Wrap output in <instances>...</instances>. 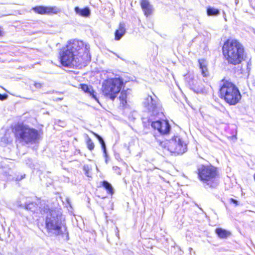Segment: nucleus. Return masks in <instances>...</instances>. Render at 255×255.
I'll use <instances>...</instances> for the list:
<instances>
[{
  "label": "nucleus",
  "instance_id": "3",
  "mask_svg": "<svg viewBox=\"0 0 255 255\" xmlns=\"http://www.w3.org/2000/svg\"><path fill=\"white\" fill-rule=\"evenodd\" d=\"M10 128L16 140L29 144L35 143L39 139L40 135L38 130L22 123H17Z\"/></svg>",
  "mask_w": 255,
  "mask_h": 255
},
{
  "label": "nucleus",
  "instance_id": "23",
  "mask_svg": "<svg viewBox=\"0 0 255 255\" xmlns=\"http://www.w3.org/2000/svg\"><path fill=\"white\" fill-rule=\"evenodd\" d=\"M83 170L85 171V174L88 177H90V175L89 174V171H90V168L88 165H84L83 166Z\"/></svg>",
  "mask_w": 255,
  "mask_h": 255
},
{
  "label": "nucleus",
  "instance_id": "26",
  "mask_svg": "<svg viewBox=\"0 0 255 255\" xmlns=\"http://www.w3.org/2000/svg\"><path fill=\"white\" fill-rule=\"evenodd\" d=\"M230 201L231 202L234 203L236 206L238 205V202L236 199H234L233 198H231L230 199Z\"/></svg>",
  "mask_w": 255,
  "mask_h": 255
},
{
  "label": "nucleus",
  "instance_id": "8",
  "mask_svg": "<svg viewBox=\"0 0 255 255\" xmlns=\"http://www.w3.org/2000/svg\"><path fill=\"white\" fill-rule=\"evenodd\" d=\"M48 215L45 219V227L47 232L56 233L59 235L61 232L62 229V213L58 209H48Z\"/></svg>",
  "mask_w": 255,
  "mask_h": 255
},
{
  "label": "nucleus",
  "instance_id": "25",
  "mask_svg": "<svg viewBox=\"0 0 255 255\" xmlns=\"http://www.w3.org/2000/svg\"><path fill=\"white\" fill-rule=\"evenodd\" d=\"M8 97V96L7 94H4L3 95H1L0 94V101H3L4 100H6Z\"/></svg>",
  "mask_w": 255,
  "mask_h": 255
},
{
  "label": "nucleus",
  "instance_id": "1",
  "mask_svg": "<svg viewBox=\"0 0 255 255\" xmlns=\"http://www.w3.org/2000/svg\"><path fill=\"white\" fill-rule=\"evenodd\" d=\"M222 52L224 59L230 65L242 64L247 58L244 45L235 38H229L226 39L223 44Z\"/></svg>",
  "mask_w": 255,
  "mask_h": 255
},
{
  "label": "nucleus",
  "instance_id": "11",
  "mask_svg": "<svg viewBox=\"0 0 255 255\" xmlns=\"http://www.w3.org/2000/svg\"><path fill=\"white\" fill-rule=\"evenodd\" d=\"M35 13L40 15L56 14L60 12L61 10L56 6L36 5L31 9Z\"/></svg>",
  "mask_w": 255,
  "mask_h": 255
},
{
  "label": "nucleus",
  "instance_id": "2",
  "mask_svg": "<svg viewBox=\"0 0 255 255\" xmlns=\"http://www.w3.org/2000/svg\"><path fill=\"white\" fill-rule=\"evenodd\" d=\"M218 96L229 106L237 105L240 102L242 99V95L237 85L225 78L221 80Z\"/></svg>",
  "mask_w": 255,
  "mask_h": 255
},
{
  "label": "nucleus",
  "instance_id": "16",
  "mask_svg": "<svg viewBox=\"0 0 255 255\" xmlns=\"http://www.w3.org/2000/svg\"><path fill=\"white\" fill-rule=\"evenodd\" d=\"M119 99L120 101V106L123 108H125L127 105L128 93L126 90L120 91Z\"/></svg>",
  "mask_w": 255,
  "mask_h": 255
},
{
  "label": "nucleus",
  "instance_id": "18",
  "mask_svg": "<svg viewBox=\"0 0 255 255\" xmlns=\"http://www.w3.org/2000/svg\"><path fill=\"white\" fill-rule=\"evenodd\" d=\"M74 9L76 13L81 16L88 17L90 14V9L88 7H84L82 9H80L78 6H76L74 8Z\"/></svg>",
  "mask_w": 255,
  "mask_h": 255
},
{
  "label": "nucleus",
  "instance_id": "13",
  "mask_svg": "<svg viewBox=\"0 0 255 255\" xmlns=\"http://www.w3.org/2000/svg\"><path fill=\"white\" fill-rule=\"evenodd\" d=\"M199 68L201 69L202 75L206 77L209 76V72L207 68V64L206 60L204 59L198 60Z\"/></svg>",
  "mask_w": 255,
  "mask_h": 255
},
{
  "label": "nucleus",
  "instance_id": "22",
  "mask_svg": "<svg viewBox=\"0 0 255 255\" xmlns=\"http://www.w3.org/2000/svg\"><path fill=\"white\" fill-rule=\"evenodd\" d=\"M91 132L99 140V142L101 144L102 147L104 151H106V145H105V142H104V140L103 139V138L99 135L97 134L96 133H95L93 131H91Z\"/></svg>",
  "mask_w": 255,
  "mask_h": 255
},
{
  "label": "nucleus",
  "instance_id": "20",
  "mask_svg": "<svg viewBox=\"0 0 255 255\" xmlns=\"http://www.w3.org/2000/svg\"><path fill=\"white\" fill-rule=\"evenodd\" d=\"M206 11L207 14L208 16H216L220 13V11L218 9L211 6H208L207 8Z\"/></svg>",
  "mask_w": 255,
  "mask_h": 255
},
{
  "label": "nucleus",
  "instance_id": "7",
  "mask_svg": "<svg viewBox=\"0 0 255 255\" xmlns=\"http://www.w3.org/2000/svg\"><path fill=\"white\" fill-rule=\"evenodd\" d=\"M124 87L125 83L122 78H111L104 81L101 91L105 97L114 101Z\"/></svg>",
  "mask_w": 255,
  "mask_h": 255
},
{
  "label": "nucleus",
  "instance_id": "19",
  "mask_svg": "<svg viewBox=\"0 0 255 255\" xmlns=\"http://www.w3.org/2000/svg\"><path fill=\"white\" fill-rule=\"evenodd\" d=\"M101 185L106 190L107 193L112 195L114 194V189L110 183L107 181L104 180L101 182Z\"/></svg>",
  "mask_w": 255,
  "mask_h": 255
},
{
  "label": "nucleus",
  "instance_id": "5",
  "mask_svg": "<svg viewBox=\"0 0 255 255\" xmlns=\"http://www.w3.org/2000/svg\"><path fill=\"white\" fill-rule=\"evenodd\" d=\"M66 45L77 57L78 65L85 66L90 62V46L82 40L74 39L68 41Z\"/></svg>",
  "mask_w": 255,
  "mask_h": 255
},
{
  "label": "nucleus",
  "instance_id": "21",
  "mask_svg": "<svg viewBox=\"0 0 255 255\" xmlns=\"http://www.w3.org/2000/svg\"><path fill=\"white\" fill-rule=\"evenodd\" d=\"M86 143L87 146V148L90 151H92L94 149L95 147V144L92 140L89 137H88L86 140Z\"/></svg>",
  "mask_w": 255,
  "mask_h": 255
},
{
  "label": "nucleus",
  "instance_id": "4",
  "mask_svg": "<svg viewBox=\"0 0 255 255\" xmlns=\"http://www.w3.org/2000/svg\"><path fill=\"white\" fill-rule=\"evenodd\" d=\"M196 174L198 179L209 187L215 188L220 173L218 168L211 164H201L197 167Z\"/></svg>",
  "mask_w": 255,
  "mask_h": 255
},
{
  "label": "nucleus",
  "instance_id": "17",
  "mask_svg": "<svg viewBox=\"0 0 255 255\" xmlns=\"http://www.w3.org/2000/svg\"><path fill=\"white\" fill-rule=\"evenodd\" d=\"M215 232L218 237L221 239H226L231 235V233L230 231L221 228H216Z\"/></svg>",
  "mask_w": 255,
  "mask_h": 255
},
{
  "label": "nucleus",
  "instance_id": "27",
  "mask_svg": "<svg viewBox=\"0 0 255 255\" xmlns=\"http://www.w3.org/2000/svg\"><path fill=\"white\" fill-rule=\"evenodd\" d=\"M2 35H3L2 32H1V30H0V36H2Z\"/></svg>",
  "mask_w": 255,
  "mask_h": 255
},
{
  "label": "nucleus",
  "instance_id": "6",
  "mask_svg": "<svg viewBox=\"0 0 255 255\" xmlns=\"http://www.w3.org/2000/svg\"><path fill=\"white\" fill-rule=\"evenodd\" d=\"M159 144L162 148L167 150L174 155H182L188 149V143L177 135L172 136L170 139L159 141Z\"/></svg>",
  "mask_w": 255,
  "mask_h": 255
},
{
  "label": "nucleus",
  "instance_id": "24",
  "mask_svg": "<svg viewBox=\"0 0 255 255\" xmlns=\"http://www.w3.org/2000/svg\"><path fill=\"white\" fill-rule=\"evenodd\" d=\"M34 87L37 89H40L42 87V84L40 82H34Z\"/></svg>",
  "mask_w": 255,
  "mask_h": 255
},
{
  "label": "nucleus",
  "instance_id": "9",
  "mask_svg": "<svg viewBox=\"0 0 255 255\" xmlns=\"http://www.w3.org/2000/svg\"><path fill=\"white\" fill-rule=\"evenodd\" d=\"M58 59L63 67H72L74 65H78L77 57L66 45L60 49Z\"/></svg>",
  "mask_w": 255,
  "mask_h": 255
},
{
  "label": "nucleus",
  "instance_id": "10",
  "mask_svg": "<svg viewBox=\"0 0 255 255\" xmlns=\"http://www.w3.org/2000/svg\"><path fill=\"white\" fill-rule=\"evenodd\" d=\"M151 127L156 130L161 135H168L170 133L171 126L167 120H161L153 121Z\"/></svg>",
  "mask_w": 255,
  "mask_h": 255
},
{
  "label": "nucleus",
  "instance_id": "15",
  "mask_svg": "<svg viewBox=\"0 0 255 255\" xmlns=\"http://www.w3.org/2000/svg\"><path fill=\"white\" fill-rule=\"evenodd\" d=\"M126 33V28L123 23H120L118 28L115 32V39L119 40Z\"/></svg>",
  "mask_w": 255,
  "mask_h": 255
},
{
  "label": "nucleus",
  "instance_id": "12",
  "mask_svg": "<svg viewBox=\"0 0 255 255\" xmlns=\"http://www.w3.org/2000/svg\"><path fill=\"white\" fill-rule=\"evenodd\" d=\"M140 5L145 16L148 17L152 14L153 7L149 0H140Z\"/></svg>",
  "mask_w": 255,
  "mask_h": 255
},
{
  "label": "nucleus",
  "instance_id": "14",
  "mask_svg": "<svg viewBox=\"0 0 255 255\" xmlns=\"http://www.w3.org/2000/svg\"><path fill=\"white\" fill-rule=\"evenodd\" d=\"M79 88L81 89L85 93H87L92 97L96 99V97L95 95V91L92 86H89L86 84H80L79 85Z\"/></svg>",
  "mask_w": 255,
  "mask_h": 255
}]
</instances>
